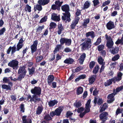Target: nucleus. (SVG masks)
Instances as JSON below:
<instances>
[{
  "label": "nucleus",
  "instance_id": "f257e3e1",
  "mask_svg": "<svg viewBox=\"0 0 123 123\" xmlns=\"http://www.w3.org/2000/svg\"><path fill=\"white\" fill-rule=\"evenodd\" d=\"M61 9L65 13H63V16H62V19L64 21L66 20L68 22H69L71 20L70 18L71 15L69 12L70 10L69 5L67 4H65L62 6L61 7Z\"/></svg>",
  "mask_w": 123,
  "mask_h": 123
},
{
  "label": "nucleus",
  "instance_id": "f03ea898",
  "mask_svg": "<svg viewBox=\"0 0 123 123\" xmlns=\"http://www.w3.org/2000/svg\"><path fill=\"white\" fill-rule=\"evenodd\" d=\"M91 100V99H89L87 100L85 105V109L84 111L80 113L79 116L80 118H82L86 113H88L90 111V108L91 107L90 105Z\"/></svg>",
  "mask_w": 123,
  "mask_h": 123
},
{
  "label": "nucleus",
  "instance_id": "7ed1b4c3",
  "mask_svg": "<svg viewBox=\"0 0 123 123\" xmlns=\"http://www.w3.org/2000/svg\"><path fill=\"white\" fill-rule=\"evenodd\" d=\"M87 39V40L80 45V46H82L81 47L82 51H84L86 49H88L91 47L92 42L91 39L88 38Z\"/></svg>",
  "mask_w": 123,
  "mask_h": 123
},
{
  "label": "nucleus",
  "instance_id": "20e7f679",
  "mask_svg": "<svg viewBox=\"0 0 123 123\" xmlns=\"http://www.w3.org/2000/svg\"><path fill=\"white\" fill-rule=\"evenodd\" d=\"M18 62L16 59L10 61L8 64V66L12 67L13 69L17 70L18 68Z\"/></svg>",
  "mask_w": 123,
  "mask_h": 123
},
{
  "label": "nucleus",
  "instance_id": "39448f33",
  "mask_svg": "<svg viewBox=\"0 0 123 123\" xmlns=\"http://www.w3.org/2000/svg\"><path fill=\"white\" fill-rule=\"evenodd\" d=\"M25 68V66H23L20 67L18 71V74H19V75L22 79L24 78L27 72Z\"/></svg>",
  "mask_w": 123,
  "mask_h": 123
},
{
  "label": "nucleus",
  "instance_id": "423d86ee",
  "mask_svg": "<svg viewBox=\"0 0 123 123\" xmlns=\"http://www.w3.org/2000/svg\"><path fill=\"white\" fill-rule=\"evenodd\" d=\"M21 49L18 46H17V48L16 47L15 45V44L13 46H10L7 51V54H9L11 50V54L12 55L15 53L16 51H19Z\"/></svg>",
  "mask_w": 123,
  "mask_h": 123
},
{
  "label": "nucleus",
  "instance_id": "0eeeda50",
  "mask_svg": "<svg viewBox=\"0 0 123 123\" xmlns=\"http://www.w3.org/2000/svg\"><path fill=\"white\" fill-rule=\"evenodd\" d=\"M38 3L39 4H37L34 7V11H36L37 10L39 11H41L42 10V5L44 6L47 4V3L43 2L42 0H39L38 1Z\"/></svg>",
  "mask_w": 123,
  "mask_h": 123
},
{
  "label": "nucleus",
  "instance_id": "6e6552de",
  "mask_svg": "<svg viewBox=\"0 0 123 123\" xmlns=\"http://www.w3.org/2000/svg\"><path fill=\"white\" fill-rule=\"evenodd\" d=\"M31 92L34 95H36L40 97L41 93V89L39 87L35 86L31 89Z\"/></svg>",
  "mask_w": 123,
  "mask_h": 123
},
{
  "label": "nucleus",
  "instance_id": "1a4fd4ad",
  "mask_svg": "<svg viewBox=\"0 0 123 123\" xmlns=\"http://www.w3.org/2000/svg\"><path fill=\"white\" fill-rule=\"evenodd\" d=\"M108 113L107 112H103L100 114L99 115L100 119L104 123L107 119Z\"/></svg>",
  "mask_w": 123,
  "mask_h": 123
},
{
  "label": "nucleus",
  "instance_id": "9d476101",
  "mask_svg": "<svg viewBox=\"0 0 123 123\" xmlns=\"http://www.w3.org/2000/svg\"><path fill=\"white\" fill-rule=\"evenodd\" d=\"M113 92V93L109 94L107 98L110 99L109 100H107V102L108 103H112L115 100V99L114 98L116 94H115V93L114 92Z\"/></svg>",
  "mask_w": 123,
  "mask_h": 123
},
{
  "label": "nucleus",
  "instance_id": "9b49d317",
  "mask_svg": "<svg viewBox=\"0 0 123 123\" xmlns=\"http://www.w3.org/2000/svg\"><path fill=\"white\" fill-rule=\"evenodd\" d=\"M37 95H33L32 96V98L31 101H32V102L33 101L36 104L41 101V99Z\"/></svg>",
  "mask_w": 123,
  "mask_h": 123
},
{
  "label": "nucleus",
  "instance_id": "f8f14e48",
  "mask_svg": "<svg viewBox=\"0 0 123 123\" xmlns=\"http://www.w3.org/2000/svg\"><path fill=\"white\" fill-rule=\"evenodd\" d=\"M63 108L62 106H60L56 109L54 111L55 115L58 116H60L61 112L63 110Z\"/></svg>",
  "mask_w": 123,
  "mask_h": 123
},
{
  "label": "nucleus",
  "instance_id": "ddd939ff",
  "mask_svg": "<svg viewBox=\"0 0 123 123\" xmlns=\"http://www.w3.org/2000/svg\"><path fill=\"white\" fill-rule=\"evenodd\" d=\"M106 27L109 30H111L115 28L114 24L113 22L109 21L107 24Z\"/></svg>",
  "mask_w": 123,
  "mask_h": 123
},
{
  "label": "nucleus",
  "instance_id": "4468645a",
  "mask_svg": "<svg viewBox=\"0 0 123 123\" xmlns=\"http://www.w3.org/2000/svg\"><path fill=\"white\" fill-rule=\"evenodd\" d=\"M123 75V74L121 72H119L117 73V77H113L115 82H119L122 79V76Z\"/></svg>",
  "mask_w": 123,
  "mask_h": 123
},
{
  "label": "nucleus",
  "instance_id": "2eb2a0df",
  "mask_svg": "<svg viewBox=\"0 0 123 123\" xmlns=\"http://www.w3.org/2000/svg\"><path fill=\"white\" fill-rule=\"evenodd\" d=\"M97 77V75L95 74L91 76L88 79L89 83L91 84H93L95 81Z\"/></svg>",
  "mask_w": 123,
  "mask_h": 123
},
{
  "label": "nucleus",
  "instance_id": "dca6fc26",
  "mask_svg": "<svg viewBox=\"0 0 123 123\" xmlns=\"http://www.w3.org/2000/svg\"><path fill=\"white\" fill-rule=\"evenodd\" d=\"M54 78L53 75H50L48 76L47 80L48 84L49 85H51V83L54 80Z\"/></svg>",
  "mask_w": 123,
  "mask_h": 123
},
{
  "label": "nucleus",
  "instance_id": "f3484780",
  "mask_svg": "<svg viewBox=\"0 0 123 123\" xmlns=\"http://www.w3.org/2000/svg\"><path fill=\"white\" fill-rule=\"evenodd\" d=\"M86 55V54L85 53H83L80 56V58L78 59L80 64H83L85 59Z\"/></svg>",
  "mask_w": 123,
  "mask_h": 123
},
{
  "label": "nucleus",
  "instance_id": "a211bd4d",
  "mask_svg": "<svg viewBox=\"0 0 123 123\" xmlns=\"http://www.w3.org/2000/svg\"><path fill=\"white\" fill-rule=\"evenodd\" d=\"M112 82L114 83H115L116 82L113 78L111 79L107 80L106 82L104 83V85L105 86H108L111 84Z\"/></svg>",
  "mask_w": 123,
  "mask_h": 123
},
{
  "label": "nucleus",
  "instance_id": "6ab92c4d",
  "mask_svg": "<svg viewBox=\"0 0 123 123\" xmlns=\"http://www.w3.org/2000/svg\"><path fill=\"white\" fill-rule=\"evenodd\" d=\"M79 21V20H78V19H75L74 20H73L70 26L71 28L72 29H74L76 25L78 23Z\"/></svg>",
  "mask_w": 123,
  "mask_h": 123
},
{
  "label": "nucleus",
  "instance_id": "aec40b11",
  "mask_svg": "<svg viewBox=\"0 0 123 123\" xmlns=\"http://www.w3.org/2000/svg\"><path fill=\"white\" fill-rule=\"evenodd\" d=\"M57 26L58 29V30L57 32V33L58 35H60L61 34L62 31L64 30V28L61 23H59Z\"/></svg>",
  "mask_w": 123,
  "mask_h": 123
},
{
  "label": "nucleus",
  "instance_id": "412c9836",
  "mask_svg": "<svg viewBox=\"0 0 123 123\" xmlns=\"http://www.w3.org/2000/svg\"><path fill=\"white\" fill-rule=\"evenodd\" d=\"M23 37H21V38L19 39V42L17 45V46H18L20 49H21L23 46L24 44L23 43L24 41L25 40V39L24 40H23Z\"/></svg>",
  "mask_w": 123,
  "mask_h": 123
},
{
  "label": "nucleus",
  "instance_id": "4be33fe9",
  "mask_svg": "<svg viewBox=\"0 0 123 123\" xmlns=\"http://www.w3.org/2000/svg\"><path fill=\"white\" fill-rule=\"evenodd\" d=\"M97 98L95 97L94 100V103L95 104H97L98 105H100L102 104L103 101L102 98H99L98 99L97 102Z\"/></svg>",
  "mask_w": 123,
  "mask_h": 123
},
{
  "label": "nucleus",
  "instance_id": "5701e85b",
  "mask_svg": "<svg viewBox=\"0 0 123 123\" xmlns=\"http://www.w3.org/2000/svg\"><path fill=\"white\" fill-rule=\"evenodd\" d=\"M91 5V3H90L89 1V0H87L85 2L82 8V10H85L87 9Z\"/></svg>",
  "mask_w": 123,
  "mask_h": 123
},
{
  "label": "nucleus",
  "instance_id": "b1692460",
  "mask_svg": "<svg viewBox=\"0 0 123 123\" xmlns=\"http://www.w3.org/2000/svg\"><path fill=\"white\" fill-rule=\"evenodd\" d=\"M86 37L90 36L92 38H93L95 37V33L93 31L88 32L86 33Z\"/></svg>",
  "mask_w": 123,
  "mask_h": 123
},
{
  "label": "nucleus",
  "instance_id": "393cba45",
  "mask_svg": "<svg viewBox=\"0 0 123 123\" xmlns=\"http://www.w3.org/2000/svg\"><path fill=\"white\" fill-rule=\"evenodd\" d=\"M58 103V101L54 99V100H51L48 102V104L50 107H53L55 104Z\"/></svg>",
  "mask_w": 123,
  "mask_h": 123
},
{
  "label": "nucleus",
  "instance_id": "a878e982",
  "mask_svg": "<svg viewBox=\"0 0 123 123\" xmlns=\"http://www.w3.org/2000/svg\"><path fill=\"white\" fill-rule=\"evenodd\" d=\"M51 19L53 20L59 21L60 20L59 17L56 16V14L54 13H53L51 15Z\"/></svg>",
  "mask_w": 123,
  "mask_h": 123
},
{
  "label": "nucleus",
  "instance_id": "bb28decb",
  "mask_svg": "<svg viewBox=\"0 0 123 123\" xmlns=\"http://www.w3.org/2000/svg\"><path fill=\"white\" fill-rule=\"evenodd\" d=\"M123 89V86L118 87L115 89L114 88L113 90V92H114L116 94L117 93L122 91Z\"/></svg>",
  "mask_w": 123,
  "mask_h": 123
},
{
  "label": "nucleus",
  "instance_id": "cd10ccee",
  "mask_svg": "<svg viewBox=\"0 0 123 123\" xmlns=\"http://www.w3.org/2000/svg\"><path fill=\"white\" fill-rule=\"evenodd\" d=\"M74 60L72 58H67L64 61V63L66 64H71L73 63Z\"/></svg>",
  "mask_w": 123,
  "mask_h": 123
},
{
  "label": "nucleus",
  "instance_id": "c85d7f7f",
  "mask_svg": "<svg viewBox=\"0 0 123 123\" xmlns=\"http://www.w3.org/2000/svg\"><path fill=\"white\" fill-rule=\"evenodd\" d=\"M81 14V10H80L78 8L77 9L75 13V19H78V20H79L80 19V18L78 17V16Z\"/></svg>",
  "mask_w": 123,
  "mask_h": 123
},
{
  "label": "nucleus",
  "instance_id": "c756f323",
  "mask_svg": "<svg viewBox=\"0 0 123 123\" xmlns=\"http://www.w3.org/2000/svg\"><path fill=\"white\" fill-rule=\"evenodd\" d=\"M114 44V43L112 40L107 41L106 45L107 47L109 49L111 48H112Z\"/></svg>",
  "mask_w": 123,
  "mask_h": 123
},
{
  "label": "nucleus",
  "instance_id": "7c9ffc66",
  "mask_svg": "<svg viewBox=\"0 0 123 123\" xmlns=\"http://www.w3.org/2000/svg\"><path fill=\"white\" fill-rule=\"evenodd\" d=\"M43 109V108L42 106H38L36 110V114L39 115L41 114L42 112Z\"/></svg>",
  "mask_w": 123,
  "mask_h": 123
},
{
  "label": "nucleus",
  "instance_id": "2f4dec72",
  "mask_svg": "<svg viewBox=\"0 0 123 123\" xmlns=\"http://www.w3.org/2000/svg\"><path fill=\"white\" fill-rule=\"evenodd\" d=\"M63 1H60L59 0H56L55 2V4L56 5L58 8V9H59V10H60V7L61 6L62 4L63 3Z\"/></svg>",
  "mask_w": 123,
  "mask_h": 123
},
{
  "label": "nucleus",
  "instance_id": "473e14b6",
  "mask_svg": "<svg viewBox=\"0 0 123 123\" xmlns=\"http://www.w3.org/2000/svg\"><path fill=\"white\" fill-rule=\"evenodd\" d=\"M81 101L80 100H79L77 101L76 100L74 104V106L76 108H78L81 106Z\"/></svg>",
  "mask_w": 123,
  "mask_h": 123
},
{
  "label": "nucleus",
  "instance_id": "72a5a7b5",
  "mask_svg": "<svg viewBox=\"0 0 123 123\" xmlns=\"http://www.w3.org/2000/svg\"><path fill=\"white\" fill-rule=\"evenodd\" d=\"M90 19L89 18L86 19L84 20L83 23L82 24V26L86 28L87 27V24H88L90 22Z\"/></svg>",
  "mask_w": 123,
  "mask_h": 123
},
{
  "label": "nucleus",
  "instance_id": "f704fd0d",
  "mask_svg": "<svg viewBox=\"0 0 123 123\" xmlns=\"http://www.w3.org/2000/svg\"><path fill=\"white\" fill-rule=\"evenodd\" d=\"M2 87L3 89H6L7 90H11V87L10 86L5 84L2 85Z\"/></svg>",
  "mask_w": 123,
  "mask_h": 123
},
{
  "label": "nucleus",
  "instance_id": "c9c22d12",
  "mask_svg": "<svg viewBox=\"0 0 123 123\" xmlns=\"http://www.w3.org/2000/svg\"><path fill=\"white\" fill-rule=\"evenodd\" d=\"M62 47V46L60 44L57 45L55 48V49L53 51L54 54H55L58 51H59L61 49Z\"/></svg>",
  "mask_w": 123,
  "mask_h": 123
},
{
  "label": "nucleus",
  "instance_id": "e433bc0d",
  "mask_svg": "<svg viewBox=\"0 0 123 123\" xmlns=\"http://www.w3.org/2000/svg\"><path fill=\"white\" fill-rule=\"evenodd\" d=\"M100 68L99 66L97 65L95 67L93 68L92 71V73L93 74H97Z\"/></svg>",
  "mask_w": 123,
  "mask_h": 123
},
{
  "label": "nucleus",
  "instance_id": "4c0bfd02",
  "mask_svg": "<svg viewBox=\"0 0 123 123\" xmlns=\"http://www.w3.org/2000/svg\"><path fill=\"white\" fill-rule=\"evenodd\" d=\"M30 48L31 49V54L33 55V54L37 50V47L31 45L30 46Z\"/></svg>",
  "mask_w": 123,
  "mask_h": 123
},
{
  "label": "nucleus",
  "instance_id": "58836bf2",
  "mask_svg": "<svg viewBox=\"0 0 123 123\" xmlns=\"http://www.w3.org/2000/svg\"><path fill=\"white\" fill-rule=\"evenodd\" d=\"M104 60L103 58L101 56L99 57L98 59V63L100 65H105V62H104Z\"/></svg>",
  "mask_w": 123,
  "mask_h": 123
},
{
  "label": "nucleus",
  "instance_id": "ea45409f",
  "mask_svg": "<svg viewBox=\"0 0 123 123\" xmlns=\"http://www.w3.org/2000/svg\"><path fill=\"white\" fill-rule=\"evenodd\" d=\"M83 91V88L80 87H78L77 90V95H79L82 93Z\"/></svg>",
  "mask_w": 123,
  "mask_h": 123
},
{
  "label": "nucleus",
  "instance_id": "a19ab883",
  "mask_svg": "<svg viewBox=\"0 0 123 123\" xmlns=\"http://www.w3.org/2000/svg\"><path fill=\"white\" fill-rule=\"evenodd\" d=\"M56 26V24L55 23L53 22H51L50 24L49 29L51 30L52 29L55 28Z\"/></svg>",
  "mask_w": 123,
  "mask_h": 123
},
{
  "label": "nucleus",
  "instance_id": "79ce46f5",
  "mask_svg": "<svg viewBox=\"0 0 123 123\" xmlns=\"http://www.w3.org/2000/svg\"><path fill=\"white\" fill-rule=\"evenodd\" d=\"M28 70L29 71V75H33L35 72V68L33 67L31 68H28Z\"/></svg>",
  "mask_w": 123,
  "mask_h": 123
},
{
  "label": "nucleus",
  "instance_id": "37998d69",
  "mask_svg": "<svg viewBox=\"0 0 123 123\" xmlns=\"http://www.w3.org/2000/svg\"><path fill=\"white\" fill-rule=\"evenodd\" d=\"M43 119L47 121H49L52 120V118L49 114H47L44 117Z\"/></svg>",
  "mask_w": 123,
  "mask_h": 123
},
{
  "label": "nucleus",
  "instance_id": "c03bdc74",
  "mask_svg": "<svg viewBox=\"0 0 123 123\" xmlns=\"http://www.w3.org/2000/svg\"><path fill=\"white\" fill-rule=\"evenodd\" d=\"M44 25L42 26H39L36 29V32L41 33L42 30L44 28Z\"/></svg>",
  "mask_w": 123,
  "mask_h": 123
},
{
  "label": "nucleus",
  "instance_id": "a18cd8bd",
  "mask_svg": "<svg viewBox=\"0 0 123 123\" xmlns=\"http://www.w3.org/2000/svg\"><path fill=\"white\" fill-rule=\"evenodd\" d=\"M19 108H20V111L21 113H24L25 112V105L24 104H21L20 105Z\"/></svg>",
  "mask_w": 123,
  "mask_h": 123
},
{
  "label": "nucleus",
  "instance_id": "49530a36",
  "mask_svg": "<svg viewBox=\"0 0 123 123\" xmlns=\"http://www.w3.org/2000/svg\"><path fill=\"white\" fill-rule=\"evenodd\" d=\"M119 51V49L118 47H116L114 49H112L111 51V53L113 54H114L118 53Z\"/></svg>",
  "mask_w": 123,
  "mask_h": 123
},
{
  "label": "nucleus",
  "instance_id": "de8ad7c7",
  "mask_svg": "<svg viewBox=\"0 0 123 123\" xmlns=\"http://www.w3.org/2000/svg\"><path fill=\"white\" fill-rule=\"evenodd\" d=\"M72 41L71 39H68L66 38L65 44L67 46H69L71 45Z\"/></svg>",
  "mask_w": 123,
  "mask_h": 123
},
{
  "label": "nucleus",
  "instance_id": "09e8293b",
  "mask_svg": "<svg viewBox=\"0 0 123 123\" xmlns=\"http://www.w3.org/2000/svg\"><path fill=\"white\" fill-rule=\"evenodd\" d=\"M31 6L28 4L26 5L25 7V10L26 12L28 11L29 12H30L31 11Z\"/></svg>",
  "mask_w": 123,
  "mask_h": 123
},
{
  "label": "nucleus",
  "instance_id": "8fccbe9b",
  "mask_svg": "<svg viewBox=\"0 0 123 123\" xmlns=\"http://www.w3.org/2000/svg\"><path fill=\"white\" fill-rule=\"evenodd\" d=\"M101 38L100 37H99L97 39L96 42L94 43V45L95 46L98 45L101 43Z\"/></svg>",
  "mask_w": 123,
  "mask_h": 123
},
{
  "label": "nucleus",
  "instance_id": "3c124183",
  "mask_svg": "<svg viewBox=\"0 0 123 123\" xmlns=\"http://www.w3.org/2000/svg\"><path fill=\"white\" fill-rule=\"evenodd\" d=\"M66 38L65 37H61L60 40V44L62 46L65 43Z\"/></svg>",
  "mask_w": 123,
  "mask_h": 123
},
{
  "label": "nucleus",
  "instance_id": "603ef678",
  "mask_svg": "<svg viewBox=\"0 0 123 123\" xmlns=\"http://www.w3.org/2000/svg\"><path fill=\"white\" fill-rule=\"evenodd\" d=\"M123 111V109L122 108L121 109L118 108L116 112V115H118L119 114L122 113Z\"/></svg>",
  "mask_w": 123,
  "mask_h": 123
},
{
  "label": "nucleus",
  "instance_id": "864d4df0",
  "mask_svg": "<svg viewBox=\"0 0 123 123\" xmlns=\"http://www.w3.org/2000/svg\"><path fill=\"white\" fill-rule=\"evenodd\" d=\"M83 68L81 66H80L77 67L75 69L74 71H73V72H78L83 69Z\"/></svg>",
  "mask_w": 123,
  "mask_h": 123
},
{
  "label": "nucleus",
  "instance_id": "5fc2aeb1",
  "mask_svg": "<svg viewBox=\"0 0 123 123\" xmlns=\"http://www.w3.org/2000/svg\"><path fill=\"white\" fill-rule=\"evenodd\" d=\"M95 62L94 61H92L89 63V68L90 69L93 68L95 65Z\"/></svg>",
  "mask_w": 123,
  "mask_h": 123
},
{
  "label": "nucleus",
  "instance_id": "6e6d98bb",
  "mask_svg": "<svg viewBox=\"0 0 123 123\" xmlns=\"http://www.w3.org/2000/svg\"><path fill=\"white\" fill-rule=\"evenodd\" d=\"M119 57L120 56L119 55L117 54L113 57L112 58L111 60L112 61H114L118 60L119 58Z\"/></svg>",
  "mask_w": 123,
  "mask_h": 123
},
{
  "label": "nucleus",
  "instance_id": "4d7b16f0",
  "mask_svg": "<svg viewBox=\"0 0 123 123\" xmlns=\"http://www.w3.org/2000/svg\"><path fill=\"white\" fill-rule=\"evenodd\" d=\"M104 46L103 44H101L98 46V50L99 51H101L103 50L104 49Z\"/></svg>",
  "mask_w": 123,
  "mask_h": 123
},
{
  "label": "nucleus",
  "instance_id": "13d9d810",
  "mask_svg": "<svg viewBox=\"0 0 123 123\" xmlns=\"http://www.w3.org/2000/svg\"><path fill=\"white\" fill-rule=\"evenodd\" d=\"M105 38L107 40V41H109L112 40L111 37L110 36H108L107 34L105 35Z\"/></svg>",
  "mask_w": 123,
  "mask_h": 123
},
{
  "label": "nucleus",
  "instance_id": "bf43d9fd",
  "mask_svg": "<svg viewBox=\"0 0 123 123\" xmlns=\"http://www.w3.org/2000/svg\"><path fill=\"white\" fill-rule=\"evenodd\" d=\"M47 19V16H45L42 18L39 22L40 23H42L43 22H46Z\"/></svg>",
  "mask_w": 123,
  "mask_h": 123
},
{
  "label": "nucleus",
  "instance_id": "052dcab7",
  "mask_svg": "<svg viewBox=\"0 0 123 123\" xmlns=\"http://www.w3.org/2000/svg\"><path fill=\"white\" fill-rule=\"evenodd\" d=\"M43 59V57L42 55L37 56L36 58V60L37 62L40 61Z\"/></svg>",
  "mask_w": 123,
  "mask_h": 123
},
{
  "label": "nucleus",
  "instance_id": "680f3d73",
  "mask_svg": "<svg viewBox=\"0 0 123 123\" xmlns=\"http://www.w3.org/2000/svg\"><path fill=\"white\" fill-rule=\"evenodd\" d=\"M92 1L93 4V6H96L100 3L99 0H93Z\"/></svg>",
  "mask_w": 123,
  "mask_h": 123
},
{
  "label": "nucleus",
  "instance_id": "e2e57ef3",
  "mask_svg": "<svg viewBox=\"0 0 123 123\" xmlns=\"http://www.w3.org/2000/svg\"><path fill=\"white\" fill-rule=\"evenodd\" d=\"M85 109L83 107H80L79 108H78L77 109V112L78 113L82 112V111H84Z\"/></svg>",
  "mask_w": 123,
  "mask_h": 123
},
{
  "label": "nucleus",
  "instance_id": "0e129e2a",
  "mask_svg": "<svg viewBox=\"0 0 123 123\" xmlns=\"http://www.w3.org/2000/svg\"><path fill=\"white\" fill-rule=\"evenodd\" d=\"M6 31V28L5 27H3L0 29V36L3 35Z\"/></svg>",
  "mask_w": 123,
  "mask_h": 123
},
{
  "label": "nucleus",
  "instance_id": "69168bd1",
  "mask_svg": "<svg viewBox=\"0 0 123 123\" xmlns=\"http://www.w3.org/2000/svg\"><path fill=\"white\" fill-rule=\"evenodd\" d=\"M123 38H122V36L121 39H118L117 40L116 42L115 43L116 44H119L120 43H121L122 44V40Z\"/></svg>",
  "mask_w": 123,
  "mask_h": 123
},
{
  "label": "nucleus",
  "instance_id": "338daca9",
  "mask_svg": "<svg viewBox=\"0 0 123 123\" xmlns=\"http://www.w3.org/2000/svg\"><path fill=\"white\" fill-rule=\"evenodd\" d=\"M111 1L109 0H108L103 2V3L102 6H105L106 5H109Z\"/></svg>",
  "mask_w": 123,
  "mask_h": 123
},
{
  "label": "nucleus",
  "instance_id": "774afa93",
  "mask_svg": "<svg viewBox=\"0 0 123 123\" xmlns=\"http://www.w3.org/2000/svg\"><path fill=\"white\" fill-rule=\"evenodd\" d=\"M3 83H6L9 81H10V79L7 77H4L3 79Z\"/></svg>",
  "mask_w": 123,
  "mask_h": 123
}]
</instances>
